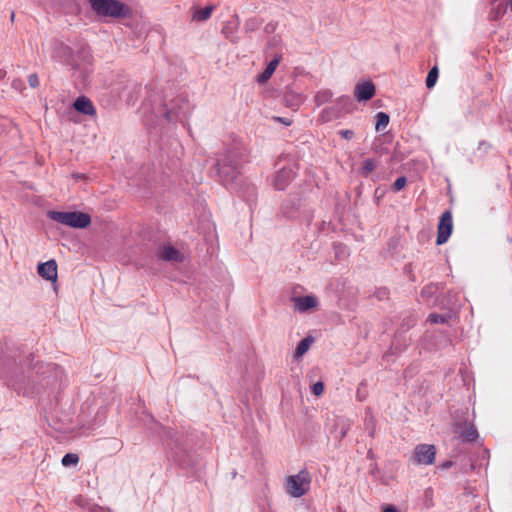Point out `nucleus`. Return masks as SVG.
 I'll return each mask as SVG.
<instances>
[{"mask_svg":"<svg viewBox=\"0 0 512 512\" xmlns=\"http://www.w3.org/2000/svg\"><path fill=\"white\" fill-rule=\"evenodd\" d=\"M90 5L99 16L120 18L129 13V7L118 0H90Z\"/></svg>","mask_w":512,"mask_h":512,"instance_id":"nucleus-1","label":"nucleus"},{"mask_svg":"<svg viewBox=\"0 0 512 512\" xmlns=\"http://www.w3.org/2000/svg\"><path fill=\"white\" fill-rule=\"evenodd\" d=\"M48 217L72 228H86L91 223V217L84 212L49 211Z\"/></svg>","mask_w":512,"mask_h":512,"instance_id":"nucleus-2","label":"nucleus"},{"mask_svg":"<svg viewBox=\"0 0 512 512\" xmlns=\"http://www.w3.org/2000/svg\"><path fill=\"white\" fill-rule=\"evenodd\" d=\"M311 481L310 473L307 470H301L298 474L286 478V492L294 498H299L309 491Z\"/></svg>","mask_w":512,"mask_h":512,"instance_id":"nucleus-3","label":"nucleus"},{"mask_svg":"<svg viewBox=\"0 0 512 512\" xmlns=\"http://www.w3.org/2000/svg\"><path fill=\"white\" fill-rule=\"evenodd\" d=\"M51 56L56 61L65 65L74 66V57L72 49L61 41L53 40L50 42Z\"/></svg>","mask_w":512,"mask_h":512,"instance_id":"nucleus-4","label":"nucleus"},{"mask_svg":"<svg viewBox=\"0 0 512 512\" xmlns=\"http://www.w3.org/2000/svg\"><path fill=\"white\" fill-rule=\"evenodd\" d=\"M436 457V447L430 444H419L415 447L413 461L418 465H432Z\"/></svg>","mask_w":512,"mask_h":512,"instance_id":"nucleus-5","label":"nucleus"},{"mask_svg":"<svg viewBox=\"0 0 512 512\" xmlns=\"http://www.w3.org/2000/svg\"><path fill=\"white\" fill-rule=\"evenodd\" d=\"M453 230V219L451 211H445L439 220L437 227V238L436 244L442 245L446 243L452 233Z\"/></svg>","mask_w":512,"mask_h":512,"instance_id":"nucleus-6","label":"nucleus"},{"mask_svg":"<svg viewBox=\"0 0 512 512\" xmlns=\"http://www.w3.org/2000/svg\"><path fill=\"white\" fill-rule=\"evenodd\" d=\"M37 271L43 279L56 282L58 277V266L55 260L52 259L44 263H39Z\"/></svg>","mask_w":512,"mask_h":512,"instance_id":"nucleus-7","label":"nucleus"},{"mask_svg":"<svg viewBox=\"0 0 512 512\" xmlns=\"http://www.w3.org/2000/svg\"><path fill=\"white\" fill-rule=\"evenodd\" d=\"M354 94L358 101H368L375 95V86L371 81L359 83Z\"/></svg>","mask_w":512,"mask_h":512,"instance_id":"nucleus-8","label":"nucleus"},{"mask_svg":"<svg viewBox=\"0 0 512 512\" xmlns=\"http://www.w3.org/2000/svg\"><path fill=\"white\" fill-rule=\"evenodd\" d=\"M73 107L79 113H82L84 115H88V116H95L96 115V108H95V106L93 105L92 101L88 97H86V96L78 97L75 100V102L73 104Z\"/></svg>","mask_w":512,"mask_h":512,"instance_id":"nucleus-9","label":"nucleus"},{"mask_svg":"<svg viewBox=\"0 0 512 512\" xmlns=\"http://www.w3.org/2000/svg\"><path fill=\"white\" fill-rule=\"evenodd\" d=\"M160 256L165 261L181 262L183 260V256L180 251L169 245L163 247Z\"/></svg>","mask_w":512,"mask_h":512,"instance_id":"nucleus-10","label":"nucleus"},{"mask_svg":"<svg viewBox=\"0 0 512 512\" xmlns=\"http://www.w3.org/2000/svg\"><path fill=\"white\" fill-rule=\"evenodd\" d=\"M317 303V299L312 295H306L296 299V307L301 312L316 307Z\"/></svg>","mask_w":512,"mask_h":512,"instance_id":"nucleus-11","label":"nucleus"},{"mask_svg":"<svg viewBox=\"0 0 512 512\" xmlns=\"http://www.w3.org/2000/svg\"><path fill=\"white\" fill-rule=\"evenodd\" d=\"M292 173L290 170H280L274 181V185L278 190H283L287 186V182L291 179Z\"/></svg>","mask_w":512,"mask_h":512,"instance_id":"nucleus-12","label":"nucleus"},{"mask_svg":"<svg viewBox=\"0 0 512 512\" xmlns=\"http://www.w3.org/2000/svg\"><path fill=\"white\" fill-rule=\"evenodd\" d=\"M278 65L279 59L275 58L272 61H270L265 70L258 76V82L264 83L268 81L275 72Z\"/></svg>","mask_w":512,"mask_h":512,"instance_id":"nucleus-13","label":"nucleus"},{"mask_svg":"<svg viewBox=\"0 0 512 512\" xmlns=\"http://www.w3.org/2000/svg\"><path fill=\"white\" fill-rule=\"evenodd\" d=\"M460 437L465 442H473L478 437V433L474 426L464 425L460 431Z\"/></svg>","mask_w":512,"mask_h":512,"instance_id":"nucleus-14","label":"nucleus"},{"mask_svg":"<svg viewBox=\"0 0 512 512\" xmlns=\"http://www.w3.org/2000/svg\"><path fill=\"white\" fill-rule=\"evenodd\" d=\"M313 341H314V339L310 336L302 339L296 347L295 357L296 358L302 357L309 350Z\"/></svg>","mask_w":512,"mask_h":512,"instance_id":"nucleus-15","label":"nucleus"},{"mask_svg":"<svg viewBox=\"0 0 512 512\" xmlns=\"http://www.w3.org/2000/svg\"><path fill=\"white\" fill-rule=\"evenodd\" d=\"M213 9V6H207L202 9H197L193 14V19L199 22L205 21L210 18Z\"/></svg>","mask_w":512,"mask_h":512,"instance_id":"nucleus-16","label":"nucleus"},{"mask_svg":"<svg viewBox=\"0 0 512 512\" xmlns=\"http://www.w3.org/2000/svg\"><path fill=\"white\" fill-rule=\"evenodd\" d=\"M388 124H389V116L384 112L377 113L375 129L377 131H382L387 127Z\"/></svg>","mask_w":512,"mask_h":512,"instance_id":"nucleus-17","label":"nucleus"},{"mask_svg":"<svg viewBox=\"0 0 512 512\" xmlns=\"http://www.w3.org/2000/svg\"><path fill=\"white\" fill-rule=\"evenodd\" d=\"M438 67L437 66H434L428 73L427 75V78H426V86L427 88H432L434 87V85L436 84L437 82V79H438Z\"/></svg>","mask_w":512,"mask_h":512,"instance_id":"nucleus-18","label":"nucleus"},{"mask_svg":"<svg viewBox=\"0 0 512 512\" xmlns=\"http://www.w3.org/2000/svg\"><path fill=\"white\" fill-rule=\"evenodd\" d=\"M78 462H79V457L77 454H74V453L65 454L61 461L63 466L76 465Z\"/></svg>","mask_w":512,"mask_h":512,"instance_id":"nucleus-19","label":"nucleus"},{"mask_svg":"<svg viewBox=\"0 0 512 512\" xmlns=\"http://www.w3.org/2000/svg\"><path fill=\"white\" fill-rule=\"evenodd\" d=\"M332 97V93L329 90L320 91L316 94L315 100L318 105H322L328 102Z\"/></svg>","mask_w":512,"mask_h":512,"instance_id":"nucleus-20","label":"nucleus"},{"mask_svg":"<svg viewBox=\"0 0 512 512\" xmlns=\"http://www.w3.org/2000/svg\"><path fill=\"white\" fill-rule=\"evenodd\" d=\"M407 184V179L404 176L398 177L393 183L392 189L395 192L402 190Z\"/></svg>","mask_w":512,"mask_h":512,"instance_id":"nucleus-21","label":"nucleus"},{"mask_svg":"<svg viewBox=\"0 0 512 512\" xmlns=\"http://www.w3.org/2000/svg\"><path fill=\"white\" fill-rule=\"evenodd\" d=\"M324 392V384L322 382H316L313 386H312V393L315 395V396H320L322 395Z\"/></svg>","mask_w":512,"mask_h":512,"instance_id":"nucleus-22","label":"nucleus"},{"mask_svg":"<svg viewBox=\"0 0 512 512\" xmlns=\"http://www.w3.org/2000/svg\"><path fill=\"white\" fill-rule=\"evenodd\" d=\"M428 320L432 323H445L446 322V318L443 316V315H440V314H431L429 315V318Z\"/></svg>","mask_w":512,"mask_h":512,"instance_id":"nucleus-23","label":"nucleus"},{"mask_svg":"<svg viewBox=\"0 0 512 512\" xmlns=\"http://www.w3.org/2000/svg\"><path fill=\"white\" fill-rule=\"evenodd\" d=\"M28 83L30 87L37 88L39 86V78L36 73H32L28 76Z\"/></svg>","mask_w":512,"mask_h":512,"instance_id":"nucleus-24","label":"nucleus"},{"mask_svg":"<svg viewBox=\"0 0 512 512\" xmlns=\"http://www.w3.org/2000/svg\"><path fill=\"white\" fill-rule=\"evenodd\" d=\"M375 168V163L372 159H367L364 163V169L372 171Z\"/></svg>","mask_w":512,"mask_h":512,"instance_id":"nucleus-25","label":"nucleus"},{"mask_svg":"<svg viewBox=\"0 0 512 512\" xmlns=\"http://www.w3.org/2000/svg\"><path fill=\"white\" fill-rule=\"evenodd\" d=\"M274 120L286 126H290L292 124V121L290 119L284 117H274Z\"/></svg>","mask_w":512,"mask_h":512,"instance_id":"nucleus-26","label":"nucleus"},{"mask_svg":"<svg viewBox=\"0 0 512 512\" xmlns=\"http://www.w3.org/2000/svg\"><path fill=\"white\" fill-rule=\"evenodd\" d=\"M339 133L345 139H351L354 135L353 131L351 130H341Z\"/></svg>","mask_w":512,"mask_h":512,"instance_id":"nucleus-27","label":"nucleus"},{"mask_svg":"<svg viewBox=\"0 0 512 512\" xmlns=\"http://www.w3.org/2000/svg\"><path fill=\"white\" fill-rule=\"evenodd\" d=\"M217 166H218V172L227 177L229 175V172L226 170L225 166L224 165H221L219 162L217 163Z\"/></svg>","mask_w":512,"mask_h":512,"instance_id":"nucleus-28","label":"nucleus"},{"mask_svg":"<svg viewBox=\"0 0 512 512\" xmlns=\"http://www.w3.org/2000/svg\"><path fill=\"white\" fill-rule=\"evenodd\" d=\"M383 512H399L398 509L392 505H388L383 509Z\"/></svg>","mask_w":512,"mask_h":512,"instance_id":"nucleus-29","label":"nucleus"},{"mask_svg":"<svg viewBox=\"0 0 512 512\" xmlns=\"http://www.w3.org/2000/svg\"><path fill=\"white\" fill-rule=\"evenodd\" d=\"M342 102L344 103H349L350 102V98L348 96H344V97H341L340 99Z\"/></svg>","mask_w":512,"mask_h":512,"instance_id":"nucleus-30","label":"nucleus"},{"mask_svg":"<svg viewBox=\"0 0 512 512\" xmlns=\"http://www.w3.org/2000/svg\"><path fill=\"white\" fill-rule=\"evenodd\" d=\"M14 17H15V14H14V12H12V14H11V20L12 21L14 20Z\"/></svg>","mask_w":512,"mask_h":512,"instance_id":"nucleus-31","label":"nucleus"},{"mask_svg":"<svg viewBox=\"0 0 512 512\" xmlns=\"http://www.w3.org/2000/svg\"><path fill=\"white\" fill-rule=\"evenodd\" d=\"M508 1H509V4H510L511 11H512V0H508Z\"/></svg>","mask_w":512,"mask_h":512,"instance_id":"nucleus-32","label":"nucleus"},{"mask_svg":"<svg viewBox=\"0 0 512 512\" xmlns=\"http://www.w3.org/2000/svg\"><path fill=\"white\" fill-rule=\"evenodd\" d=\"M4 75V72L0 70V78Z\"/></svg>","mask_w":512,"mask_h":512,"instance_id":"nucleus-33","label":"nucleus"},{"mask_svg":"<svg viewBox=\"0 0 512 512\" xmlns=\"http://www.w3.org/2000/svg\"><path fill=\"white\" fill-rule=\"evenodd\" d=\"M232 170H233V175H231V178L234 179V173H235L234 172V167L232 168Z\"/></svg>","mask_w":512,"mask_h":512,"instance_id":"nucleus-34","label":"nucleus"}]
</instances>
